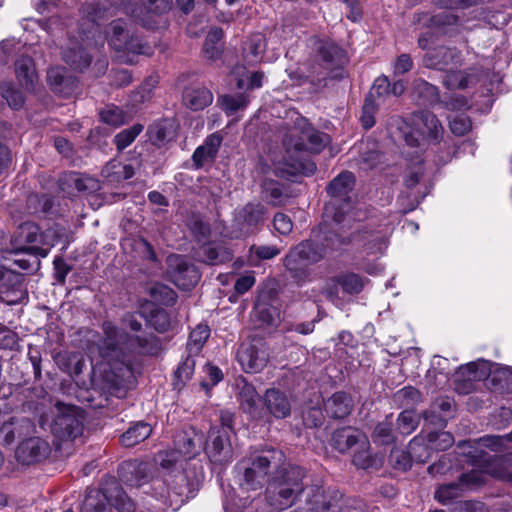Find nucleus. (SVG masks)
<instances>
[{"instance_id": "f257e3e1", "label": "nucleus", "mask_w": 512, "mask_h": 512, "mask_svg": "<svg viewBox=\"0 0 512 512\" xmlns=\"http://www.w3.org/2000/svg\"><path fill=\"white\" fill-rule=\"evenodd\" d=\"M236 468L242 489L255 491L267 484V502L276 510L286 509L294 503L305 477L303 468L286 464L284 452L273 447L252 452Z\"/></svg>"}, {"instance_id": "f03ea898", "label": "nucleus", "mask_w": 512, "mask_h": 512, "mask_svg": "<svg viewBox=\"0 0 512 512\" xmlns=\"http://www.w3.org/2000/svg\"><path fill=\"white\" fill-rule=\"evenodd\" d=\"M102 329L104 337L98 343V351L103 364L109 367L104 372L113 386H123L132 378V352H147L148 338L130 336L110 321H105Z\"/></svg>"}, {"instance_id": "7ed1b4c3", "label": "nucleus", "mask_w": 512, "mask_h": 512, "mask_svg": "<svg viewBox=\"0 0 512 512\" xmlns=\"http://www.w3.org/2000/svg\"><path fill=\"white\" fill-rule=\"evenodd\" d=\"M391 233L388 223L380 225L378 229H370L364 226L361 230L352 233L350 237L339 234L336 230L325 233L321 241L305 240L297 244L293 249L303 256L309 264L313 265L323 260L328 252L340 249L348 243H355L366 254L382 253L387 247V239Z\"/></svg>"}, {"instance_id": "20e7f679", "label": "nucleus", "mask_w": 512, "mask_h": 512, "mask_svg": "<svg viewBox=\"0 0 512 512\" xmlns=\"http://www.w3.org/2000/svg\"><path fill=\"white\" fill-rule=\"evenodd\" d=\"M330 141L327 134L315 130L306 118L298 117L283 137L285 149L283 167H276V175L311 174L316 167L306 160V152H320Z\"/></svg>"}, {"instance_id": "39448f33", "label": "nucleus", "mask_w": 512, "mask_h": 512, "mask_svg": "<svg viewBox=\"0 0 512 512\" xmlns=\"http://www.w3.org/2000/svg\"><path fill=\"white\" fill-rule=\"evenodd\" d=\"M105 5L88 7L87 19L80 24L78 38H69L68 45L62 50V59L72 69L83 71L91 64L92 57L86 51L87 47L103 46L104 38L99 32L100 21L114 16Z\"/></svg>"}, {"instance_id": "423d86ee", "label": "nucleus", "mask_w": 512, "mask_h": 512, "mask_svg": "<svg viewBox=\"0 0 512 512\" xmlns=\"http://www.w3.org/2000/svg\"><path fill=\"white\" fill-rule=\"evenodd\" d=\"M167 470L164 476L166 492H162L160 497L168 500L170 505L179 506L198 490L204 477L203 466L200 462H193L188 466L183 464L182 467L173 465Z\"/></svg>"}, {"instance_id": "0eeeda50", "label": "nucleus", "mask_w": 512, "mask_h": 512, "mask_svg": "<svg viewBox=\"0 0 512 512\" xmlns=\"http://www.w3.org/2000/svg\"><path fill=\"white\" fill-rule=\"evenodd\" d=\"M355 185V177L351 172L345 171L335 177L329 184L327 191L331 196L325 204L323 216L326 221H332L341 228H351L352 197L351 193Z\"/></svg>"}, {"instance_id": "6e6552de", "label": "nucleus", "mask_w": 512, "mask_h": 512, "mask_svg": "<svg viewBox=\"0 0 512 512\" xmlns=\"http://www.w3.org/2000/svg\"><path fill=\"white\" fill-rule=\"evenodd\" d=\"M105 33L109 47L123 62H132L130 56L152 54L151 46L144 42L123 19L111 21Z\"/></svg>"}, {"instance_id": "1a4fd4ad", "label": "nucleus", "mask_w": 512, "mask_h": 512, "mask_svg": "<svg viewBox=\"0 0 512 512\" xmlns=\"http://www.w3.org/2000/svg\"><path fill=\"white\" fill-rule=\"evenodd\" d=\"M174 445V450L160 451L155 457V461L164 469H170L173 465L188 466L196 462V456L203 449L204 436L194 429L184 431L176 436Z\"/></svg>"}, {"instance_id": "9d476101", "label": "nucleus", "mask_w": 512, "mask_h": 512, "mask_svg": "<svg viewBox=\"0 0 512 512\" xmlns=\"http://www.w3.org/2000/svg\"><path fill=\"white\" fill-rule=\"evenodd\" d=\"M15 251H30L40 257H46L49 249L55 245L52 232L39 233V227L33 222L21 223L11 240Z\"/></svg>"}, {"instance_id": "9b49d317", "label": "nucleus", "mask_w": 512, "mask_h": 512, "mask_svg": "<svg viewBox=\"0 0 512 512\" xmlns=\"http://www.w3.org/2000/svg\"><path fill=\"white\" fill-rule=\"evenodd\" d=\"M315 60L321 63L312 67V71L307 77L326 76L330 71L339 68L344 63L343 50L330 39L311 38L309 40Z\"/></svg>"}, {"instance_id": "f8f14e48", "label": "nucleus", "mask_w": 512, "mask_h": 512, "mask_svg": "<svg viewBox=\"0 0 512 512\" xmlns=\"http://www.w3.org/2000/svg\"><path fill=\"white\" fill-rule=\"evenodd\" d=\"M487 475L512 484V470L508 468L507 461L496 459L488 462L483 470L473 469L463 473L459 477L460 486L464 492L475 490L485 484Z\"/></svg>"}, {"instance_id": "ddd939ff", "label": "nucleus", "mask_w": 512, "mask_h": 512, "mask_svg": "<svg viewBox=\"0 0 512 512\" xmlns=\"http://www.w3.org/2000/svg\"><path fill=\"white\" fill-rule=\"evenodd\" d=\"M268 358L267 348L261 339L244 341L237 350V360L245 372H260L267 365Z\"/></svg>"}, {"instance_id": "4468645a", "label": "nucleus", "mask_w": 512, "mask_h": 512, "mask_svg": "<svg viewBox=\"0 0 512 512\" xmlns=\"http://www.w3.org/2000/svg\"><path fill=\"white\" fill-rule=\"evenodd\" d=\"M58 413L51 425L52 433L63 440L74 439L82 434L83 426L73 406H57Z\"/></svg>"}, {"instance_id": "2eb2a0df", "label": "nucleus", "mask_w": 512, "mask_h": 512, "mask_svg": "<svg viewBox=\"0 0 512 512\" xmlns=\"http://www.w3.org/2000/svg\"><path fill=\"white\" fill-rule=\"evenodd\" d=\"M167 264L171 280L177 287L188 290L198 283L200 273L196 266L190 263L185 257L181 255H170L167 258Z\"/></svg>"}, {"instance_id": "dca6fc26", "label": "nucleus", "mask_w": 512, "mask_h": 512, "mask_svg": "<svg viewBox=\"0 0 512 512\" xmlns=\"http://www.w3.org/2000/svg\"><path fill=\"white\" fill-rule=\"evenodd\" d=\"M229 434V424L210 429L205 451L212 462L225 463L232 459Z\"/></svg>"}, {"instance_id": "f3484780", "label": "nucleus", "mask_w": 512, "mask_h": 512, "mask_svg": "<svg viewBox=\"0 0 512 512\" xmlns=\"http://www.w3.org/2000/svg\"><path fill=\"white\" fill-rule=\"evenodd\" d=\"M491 363L479 359L462 365L455 373V389L461 394H468L473 390V382L486 379L490 374Z\"/></svg>"}, {"instance_id": "a211bd4d", "label": "nucleus", "mask_w": 512, "mask_h": 512, "mask_svg": "<svg viewBox=\"0 0 512 512\" xmlns=\"http://www.w3.org/2000/svg\"><path fill=\"white\" fill-rule=\"evenodd\" d=\"M31 430L29 419L16 418L0 410V443L10 445L17 436L27 435Z\"/></svg>"}, {"instance_id": "6ab92c4d", "label": "nucleus", "mask_w": 512, "mask_h": 512, "mask_svg": "<svg viewBox=\"0 0 512 512\" xmlns=\"http://www.w3.org/2000/svg\"><path fill=\"white\" fill-rule=\"evenodd\" d=\"M149 5L147 12L143 13L142 8H133L130 2H126L123 0L121 2V6L123 8V13L131 15L135 21L139 22L142 26L153 29L155 28L157 21L155 16L167 11L170 8L169 1L161 0H147Z\"/></svg>"}, {"instance_id": "aec40b11", "label": "nucleus", "mask_w": 512, "mask_h": 512, "mask_svg": "<svg viewBox=\"0 0 512 512\" xmlns=\"http://www.w3.org/2000/svg\"><path fill=\"white\" fill-rule=\"evenodd\" d=\"M50 453L48 443L39 437H32L23 441L16 449L17 460L30 465L45 459Z\"/></svg>"}, {"instance_id": "412c9836", "label": "nucleus", "mask_w": 512, "mask_h": 512, "mask_svg": "<svg viewBox=\"0 0 512 512\" xmlns=\"http://www.w3.org/2000/svg\"><path fill=\"white\" fill-rule=\"evenodd\" d=\"M303 492L304 500L302 505L299 507L301 512H329L330 507L333 505L332 500L337 497L327 495L322 487L310 486L306 489H302L296 494V496Z\"/></svg>"}, {"instance_id": "4be33fe9", "label": "nucleus", "mask_w": 512, "mask_h": 512, "mask_svg": "<svg viewBox=\"0 0 512 512\" xmlns=\"http://www.w3.org/2000/svg\"><path fill=\"white\" fill-rule=\"evenodd\" d=\"M332 446L340 453L352 448L368 447L369 440L365 434L351 427L336 430L332 435Z\"/></svg>"}, {"instance_id": "5701e85b", "label": "nucleus", "mask_w": 512, "mask_h": 512, "mask_svg": "<svg viewBox=\"0 0 512 512\" xmlns=\"http://www.w3.org/2000/svg\"><path fill=\"white\" fill-rule=\"evenodd\" d=\"M462 63V53L455 47L441 46L429 52L425 58L427 67L443 70Z\"/></svg>"}, {"instance_id": "b1692460", "label": "nucleus", "mask_w": 512, "mask_h": 512, "mask_svg": "<svg viewBox=\"0 0 512 512\" xmlns=\"http://www.w3.org/2000/svg\"><path fill=\"white\" fill-rule=\"evenodd\" d=\"M284 266L291 279L298 284H303L312 279L311 264L304 260L303 256L295 249H290L284 258Z\"/></svg>"}, {"instance_id": "393cba45", "label": "nucleus", "mask_w": 512, "mask_h": 512, "mask_svg": "<svg viewBox=\"0 0 512 512\" xmlns=\"http://www.w3.org/2000/svg\"><path fill=\"white\" fill-rule=\"evenodd\" d=\"M120 479L132 487H141L149 481L148 464L138 460L123 462L119 469Z\"/></svg>"}, {"instance_id": "a878e982", "label": "nucleus", "mask_w": 512, "mask_h": 512, "mask_svg": "<svg viewBox=\"0 0 512 512\" xmlns=\"http://www.w3.org/2000/svg\"><path fill=\"white\" fill-rule=\"evenodd\" d=\"M413 123L419 133L431 141H438L443 135V127L438 118L429 111H421L414 115Z\"/></svg>"}, {"instance_id": "bb28decb", "label": "nucleus", "mask_w": 512, "mask_h": 512, "mask_svg": "<svg viewBox=\"0 0 512 512\" xmlns=\"http://www.w3.org/2000/svg\"><path fill=\"white\" fill-rule=\"evenodd\" d=\"M418 22L424 25L438 29L442 33L451 34L457 31L459 19L456 15L448 11H442L430 16L427 13L418 14Z\"/></svg>"}, {"instance_id": "cd10ccee", "label": "nucleus", "mask_w": 512, "mask_h": 512, "mask_svg": "<svg viewBox=\"0 0 512 512\" xmlns=\"http://www.w3.org/2000/svg\"><path fill=\"white\" fill-rule=\"evenodd\" d=\"M418 22L424 25L438 29L442 33L451 34L457 31L459 19L456 15L448 11H442L430 16L427 13L418 14Z\"/></svg>"}, {"instance_id": "c85d7f7f", "label": "nucleus", "mask_w": 512, "mask_h": 512, "mask_svg": "<svg viewBox=\"0 0 512 512\" xmlns=\"http://www.w3.org/2000/svg\"><path fill=\"white\" fill-rule=\"evenodd\" d=\"M264 405L269 413L276 418H286L291 412V404L286 394L275 388L266 391Z\"/></svg>"}, {"instance_id": "c756f323", "label": "nucleus", "mask_w": 512, "mask_h": 512, "mask_svg": "<svg viewBox=\"0 0 512 512\" xmlns=\"http://www.w3.org/2000/svg\"><path fill=\"white\" fill-rule=\"evenodd\" d=\"M222 136L219 133L209 135L204 143L194 151L192 159L197 168L215 159L222 143Z\"/></svg>"}, {"instance_id": "7c9ffc66", "label": "nucleus", "mask_w": 512, "mask_h": 512, "mask_svg": "<svg viewBox=\"0 0 512 512\" xmlns=\"http://www.w3.org/2000/svg\"><path fill=\"white\" fill-rule=\"evenodd\" d=\"M358 157L355 158L356 164L362 170L375 168L381 162V155L375 141H362L355 146Z\"/></svg>"}, {"instance_id": "2f4dec72", "label": "nucleus", "mask_w": 512, "mask_h": 512, "mask_svg": "<svg viewBox=\"0 0 512 512\" xmlns=\"http://www.w3.org/2000/svg\"><path fill=\"white\" fill-rule=\"evenodd\" d=\"M239 392L238 400L241 408L253 417L259 414L260 396L255 387L248 383L245 379H241L237 383Z\"/></svg>"}, {"instance_id": "473e14b6", "label": "nucleus", "mask_w": 512, "mask_h": 512, "mask_svg": "<svg viewBox=\"0 0 512 512\" xmlns=\"http://www.w3.org/2000/svg\"><path fill=\"white\" fill-rule=\"evenodd\" d=\"M261 189L262 198L272 206L284 205L289 198L286 188L273 179H264Z\"/></svg>"}, {"instance_id": "72a5a7b5", "label": "nucleus", "mask_w": 512, "mask_h": 512, "mask_svg": "<svg viewBox=\"0 0 512 512\" xmlns=\"http://www.w3.org/2000/svg\"><path fill=\"white\" fill-rule=\"evenodd\" d=\"M352 399L345 392H336L328 398L324 407L328 415L333 418H344L352 409Z\"/></svg>"}, {"instance_id": "f704fd0d", "label": "nucleus", "mask_w": 512, "mask_h": 512, "mask_svg": "<svg viewBox=\"0 0 512 512\" xmlns=\"http://www.w3.org/2000/svg\"><path fill=\"white\" fill-rule=\"evenodd\" d=\"M47 80L55 92L63 95L70 94L75 86V81L68 76L64 67L50 68L47 72Z\"/></svg>"}, {"instance_id": "c9c22d12", "label": "nucleus", "mask_w": 512, "mask_h": 512, "mask_svg": "<svg viewBox=\"0 0 512 512\" xmlns=\"http://www.w3.org/2000/svg\"><path fill=\"white\" fill-rule=\"evenodd\" d=\"M267 209L261 203H248L237 212L236 220L249 227L257 226L264 222Z\"/></svg>"}, {"instance_id": "e433bc0d", "label": "nucleus", "mask_w": 512, "mask_h": 512, "mask_svg": "<svg viewBox=\"0 0 512 512\" xmlns=\"http://www.w3.org/2000/svg\"><path fill=\"white\" fill-rule=\"evenodd\" d=\"M175 132V123L171 119L157 121L148 129L149 138L155 145H162L166 141L173 139Z\"/></svg>"}, {"instance_id": "4c0bfd02", "label": "nucleus", "mask_w": 512, "mask_h": 512, "mask_svg": "<svg viewBox=\"0 0 512 512\" xmlns=\"http://www.w3.org/2000/svg\"><path fill=\"white\" fill-rule=\"evenodd\" d=\"M15 72L18 81L26 89H31L37 80V73L32 58L21 56L15 62Z\"/></svg>"}, {"instance_id": "58836bf2", "label": "nucleus", "mask_w": 512, "mask_h": 512, "mask_svg": "<svg viewBox=\"0 0 512 512\" xmlns=\"http://www.w3.org/2000/svg\"><path fill=\"white\" fill-rule=\"evenodd\" d=\"M495 390L501 393L512 392V368L491 364L488 377Z\"/></svg>"}, {"instance_id": "ea45409f", "label": "nucleus", "mask_w": 512, "mask_h": 512, "mask_svg": "<svg viewBox=\"0 0 512 512\" xmlns=\"http://www.w3.org/2000/svg\"><path fill=\"white\" fill-rule=\"evenodd\" d=\"M134 175V168L129 164H123L118 160H111L102 169V176L110 183H118L127 180Z\"/></svg>"}, {"instance_id": "a19ab883", "label": "nucleus", "mask_w": 512, "mask_h": 512, "mask_svg": "<svg viewBox=\"0 0 512 512\" xmlns=\"http://www.w3.org/2000/svg\"><path fill=\"white\" fill-rule=\"evenodd\" d=\"M183 99L189 108L202 110L212 103L213 94L205 87L190 88L184 92Z\"/></svg>"}, {"instance_id": "79ce46f5", "label": "nucleus", "mask_w": 512, "mask_h": 512, "mask_svg": "<svg viewBox=\"0 0 512 512\" xmlns=\"http://www.w3.org/2000/svg\"><path fill=\"white\" fill-rule=\"evenodd\" d=\"M152 432L151 426L146 422H137L133 424L121 436V443L125 447H132L147 439Z\"/></svg>"}, {"instance_id": "37998d69", "label": "nucleus", "mask_w": 512, "mask_h": 512, "mask_svg": "<svg viewBox=\"0 0 512 512\" xmlns=\"http://www.w3.org/2000/svg\"><path fill=\"white\" fill-rule=\"evenodd\" d=\"M223 37V30L218 27L212 28L204 41L203 54L208 60L214 61L220 58L223 49L220 41Z\"/></svg>"}, {"instance_id": "c03bdc74", "label": "nucleus", "mask_w": 512, "mask_h": 512, "mask_svg": "<svg viewBox=\"0 0 512 512\" xmlns=\"http://www.w3.org/2000/svg\"><path fill=\"white\" fill-rule=\"evenodd\" d=\"M220 108L228 115L232 116L235 113L246 109L249 104L247 95L241 94H225L217 100Z\"/></svg>"}, {"instance_id": "a18cd8bd", "label": "nucleus", "mask_w": 512, "mask_h": 512, "mask_svg": "<svg viewBox=\"0 0 512 512\" xmlns=\"http://www.w3.org/2000/svg\"><path fill=\"white\" fill-rule=\"evenodd\" d=\"M108 493L99 491L89 492L82 504V512H109Z\"/></svg>"}, {"instance_id": "49530a36", "label": "nucleus", "mask_w": 512, "mask_h": 512, "mask_svg": "<svg viewBox=\"0 0 512 512\" xmlns=\"http://www.w3.org/2000/svg\"><path fill=\"white\" fill-rule=\"evenodd\" d=\"M414 93L423 105H432L440 100L438 88L425 80L415 81Z\"/></svg>"}, {"instance_id": "de8ad7c7", "label": "nucleus", "mask_w": 512, "mask_h": 512, "mask_svg": "<svg viewBox=\"0 0 512 512\" xmlns=\"http://www.w3.org/2000/svg\"><path fill=\"white\" fill-rule=\"evenodd\" d=\"M203 261L210 265H218L232 259V253L223 246L206 245L202 247Z\"/></svg>"}, {"instance_id": "09e8293b", "label": "nucleus", "mask_w": 512, "mask_h": 512, "mask_svg": "<svg viewBox=\"0 0 512 512\" xmlns=\"http://www.w3.org/2000/svg\"><path fill=\"white\" fill-rule=\"evenodd\" d=\"M392 419L387 417L384 421L379 422L372 432V440L378 445H390L395 442L396 437L392 430Z\"/></svg>"}, {"instance_id": "8fccbe9b", "label": "nucleus", "mask_w": 512, "mask_h": 512, "mask_svg": "<svg viewBox=\"0 0 512 512\" xmlns=\"http://www.w3.org/2000/svg\"><path fill=\"white\" fill-rule=\"evenodd\" d=\"M368 447H357L354 451L353 463L361 469L378 468L382 465V458L377 455H372Z\"/></svg>"}, {"instance_id": "3c124183", "label": "nucleus", "mask_w": 512, "mask_h": 512, "mask_svg": "<svg viewBox=\"0 0 512 512\" xmlns=\"http://www.w3.org/2000/svg\"><path fill=\"white\" fill-rule=\"evenodd\" d=\"M412 459L418 463H425L431 457V446L429 442L425 443V440L421 436L414 437L408 445Z\"/></svg>"}, {"instance_id": "603ef678", "label": "nucleus", "mask_w": 512, "mask_h": 512, "mask_svg": "<svg viewBox=\"0 0 512 512\" xmlns=\"http://www.w3.org/2000/svg\"><path fill=\"white\" fill-rule=\"evenodd\" d=\"M473 82L474 77L465 71H450L443 79V84L451 90L465 89L472 85Z\"/></svg>"}, {"instance_id": "864d4df0", "label": "nucleus", "mask_w": 512, "mask_h": 512, "mask_svg": "<svg viewBox=\"0 0 512 512\" xmlns=\"http://www.w3.org/2000/svg\"><path fill=\"white\" fill-rule=\"evenodd\" d=\"M108 493V503L113 505L120 512H134L135 505L131 498L118 486L115 491Z\"/></svg>"}, {"instance_id": "5fc2aeb1", "label": "nucleus", "mask_w": 512, "mask_h": 512, "mask_svg": "<svg viewBox=\"0 0 512 512\" xmlns=\"http://www.w3.org/2000/svg\"><path fill=\"white\" fill-rule=\"evenodd\" d=\"M335 281L348 294H357L364 287V280L355 273L341 274L335 277Z\"/></svg>"}, {"instance_id": "6e6d98bb", "label": "nucleus", "mask_w": 512, "mask_h": 512, "mask_svg": "<svg viewBox=\"0 0 512 512\" xmlns=\"http://www.w3.org/2000/svg\"><path fill=\"white\" fill-rule=\"evenodd\" d=\"M419 425V417L413 410L402 411L397 418V429L402 435H410Z\"/></svg>"}, {"instance_id": "4d7b16f0", "label": "nucleus", "mask_w": 512, "mask_h": 512, "mask_svg": "<svg viewBox=\"0 0 512 512\" xmlns=\"http://www.w3.org/2000/svg\"><path fill=\"white\" fill-rule=\"evenodd\" d=\"M210 329L207 325L199 324L190 333L188 348L190 352L197 353L209 338Z\"/></svg>"}, {"instance_id": "13d9d810", "label": "nucleus", "mask_w": 512, "mask_h": 512, "mask_svg": "<svg viewBox=\"0 0 512 512\" xmlns=\"http://www.w3.org/2000/svg\"><path fill=\"white\" fill-rule=\"evenodd\" d=\"M395 401L403 407L410 408L421 401V394L416 388L407 386L395 393Z\"/></svg>"}, {"instance_id": "bf43d9fd", "label": "nucleus", "mask_w": 512, "mask_h": 512, "mask_svg": "<svg viewBox=\"0 0 512 512\" xmlns=\"http://www.w3.org/2000/svg\"><path fill=\"white\" fill-rule=\"evenodd\" d=\"M195 367V360L191 357H187L177 368L175 372V381L173 383L175 389H181V387L188 381L193 373Z\"/></svg>"}, {"instance_id": "052dcab7", "label": "nucleus", "mask_w": 512, "mask_h": 512, "mask_svg": "<svg viewBox=\"0 0 512 512\" xmlns=\"http://www.w3.org/2000/svg\"><path fill=\"white\" fill-rule=\"evenodd\" d=\"M460 482H454L441 485L435 492V498L442 504H446L452 499L460 497L463 493Z\"/></svg>"}, {"instance_id": "680f3d73", "label": "nucleus", "mask_w": 512, "mask_h": 512, "mask_svg": "<svg viewBox=\"0 0 512 512\" xmlns=\"http://www.w3.org/2000/svg\"><path fill=\"white\" fill-rule=\"evenodd\" d=\"M142 130L143 126L141 124H135L132 127L119 132L114 138V143L116 144L117 149L123 150L128 147L142 132Z\"/></svg>"}, {"instance_id": "e2e57ef3", "label": "nucleus", "mask_w": 512, "mask_h": 512, "mask_svg": "<svg viewBox=\"0 0 512 512\" xmlns=\"http://www.w3.org/2000/svg\"><path fill=\"white\" fill-rule=\"evenodd\" d=\"M101 119L104 123L118 127L126 123L127 117L123 111L117 106H107L100 113Z\"/></svg>"}, {"instance_id": "0e129e2a", "label": "nucleus", "mask_w": 512, "mask_h": 512, "mask_svg": "<svg viewBox=\"0 0 512 512\" xmlns=\"http://www.w3.org/2000/svg\"><path fill=\"white\" fill-rule=\"evenodd\" d=\"M254 313L262 325H272L279 318L275 307L262 302L256 304Z\"/></svg>"}, {"instance_id": "69168bd1", "label": "nucleus", "mask_w": 512, "mask_h": 512, "mask_svg": "<svg viewBox=\"0 0 512 512\" xmlns=\"http://www.w3.org/2000/svg\"><path fill=\"white\" fill-rule=\"evenodd\" d=\"M389 461L395 469L406 471L411 467L413 459L410 450L406 452L399 448H393Z\"/></svg>"}, {"instance_id": "338daca9", "label": "nucleus", "mask_w": 512, "mask_h": 512, "mask_svg": "<svg viewBox=\"0 0 512 512\" xmlns=\"http://www.w3.org/2000/svg\"><path fill=\"white\" fill-rule=\"evenodd\" d=\"M427 440L432 450L444 451L451 447L454 443V438L449 432H433L427 437Z\"/></svg>"}, {"instance_id": "774afa93", "label": "nucleus", "mask_w": 512, "mask_h": 512, "mask_svg": "<svg viewBox=\"0 0 512 512\" xmlns=\"http://www.w3.org/2000/svg\"><path fill=\"white\" fill-rule=\"evenodd\" d=\"M149 323L160 333L166 332L171 327V318L164 309H156L151 312Z\"/></svg>"}]
</instances>
